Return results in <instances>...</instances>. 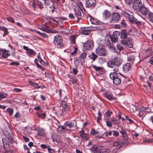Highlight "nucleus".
<instances>
[{"label":"nucleus","mask_w":153,"mask_h":153,"mask_svg":"<svg viewBox=\"0 0 153 153\" xmlns=\"http://www.w3.org/2000/svg\"><path fill=\"white\" fill-rule=\"evenodd\" d=\"M120 36L122 39L121 42L122 44L127 46L128 47L131 48L133 47L131 39L128 37V33L125 30H122L120 32Z\"/></svg>","instance_id":"obj_1"},{"label":"nucleus","mask_w":153,"mask_h":153,"mask_svg":"<svg viewBox=\"0 0 153 153\" xmlns=\"http://www.w3.org/2000/svg\"><path fill=\"white\" fill-rule=\"evenodd\" d=\"M3 134L5 137L2 139L3 143L11 145L15 142L14 136L10 128L4 132Z\"/></svg>","instance_id":"obj_2"},{"label":"nucleus","mask_w":153,"mask_h":153,"mask_svg":"<svg viewBox=\"0 0 153 153\" xmlns=\"http://www.w3.org/2000/svg\"><path fill=\"white\" fill-rule=\"evenodd\" d=\"M130 12L124 10L123 12V16L128 19L130 22L134 24H136L139 27L142 25V22L138 20L132 15L129 14Z\"/></svg>","instance_id":"obj_3"},{"label":"nucleus","mask_w":153,"mask_h":153,"mask_svg":"<svg viewBox=\"0 0 153 153\" xmlns=\"http://www.w3.org/2000/svg\"><path fill=\"white\" fill-rule=\"evenodd\" d=\"M120 32L119 31H115L113 33L112 36L110 35L108 39L106 40V42L108 44L110 43V41L109 40L110 39L112 42L115 43L117 42L118 40V37L120 36Z\"/></svg>","instance_id":"obj_4"},{"label":"nucleus","mask_w":153,"mask_h":153,"mask_svg":"<svg viewBox=\"0 0 153 153\" xmlns=\"http://www.w3.org/2000/svg\"><path fill=\"white\" fill-rule=\"evenodd\" d=\"M96 53L99 56H105L107 55V51L104 47L99 45L96 48Z\"/></svg>","instance_id":"obj_5"},{"label":"nucleus","mask_w":153,"mask_h":153,"mask_svg":"<svg viewBox=\"0 0 153 153\" xmlns=\"http://www.w3.org/2000/svg\"><path fill=\"white\" fill-rule=\"evenodd\" d=\"M121 15L118 12H114L112 13L110 17L111 22L116 23L118 22L120 19Z\"/></svg>","instance_id":"obj_6"},{"label":"nucleus","mask_w":153,"mask_h":153,"mask_svg":"<svg viewBox=\"0 0 153 153\" xmlns=\"http://www.w3.org/2000/svg\"><path fill=\"white\" fill-rule=\"evenodd\" d=\"M79 4L80 6L77 5L79 8L76 6H75L73 8L74 15L78 19H79L78 17H81L82 16L81 11L82 10L81 9L83 7L82 2H80Z\"/></svg>","instance_id":"obj_7"},{"label":"nucleus","mask_w":153,"mask_h":153,"mask_svg":"<svg viewBox=\"0 0 153 153\" xmlns=\"http://www.w3.org/2000/svg\"><path fill=\"white\" fill-rule=\"evenodd\" d=\"M62 42V38L60 36L56 35L54 37L53 43L56 45L58 46V47L61 48L63 47Z\"/></svg>","instance_id":"obj_8"},{"label":"nucleus","mask_w":153,"mask_h":153,"mask_svg":"<svg viewBox=\"0 0 153 153\" xmlns=\"http://www.w3.org/2000/svg\"><path fill=\"white\" fill-rule=\"evenodd\" d=\"M3 146L0 147V152L2 153H6L9 152L10 150V144H5L3 143Z\"/></svg>","instance_id":"obj_9"},{"label":"nucleus","mask_w":153,"mask_h":153,"mask_svg":"<svg viewBox=\"0 0 153 153\" xmlns=\"http://www.w3.org/2000/svg\"><path fill=\"white\" fill-rule=\"evenodd\" d=\"M142 5V1L141 0H134L133 8L135 10H139Z\"/></svg>","instance_id":"obj_10"},{"label":"nucleus","mask_w":153,"mask_h":153,"mask_svg":"<svg viewBox=\"0 0 153 153\" xmlns=\"http://www.w3.org/2000/svg\"><path fill=\"white\" fill-rule=\"evenodd\" d=\"M83 44L84 48L86 50L92 49L94 46L93 42L91 41H87Z\"/></svg>","instance_id":"obj_11"},{"label":"nucleus","mask_w":153,"mask_h":153,"mask_svg":"<svg viewBox=\"0 0 153 153\" xmlns=\"http://www.w3.org/2000/svg\"><path fill=\"white\" fill-rule=\"evenodd\" d=\"M108 66L111 68H114V71L118 72L119 71L118 67L117 66L114 60L110 61L107 62Z\"/></svg>","instance_id":"obj_12"},{"label":"nucleus","mask_w":153,"mask_h":153,"mask_svg":"<svg viewBox=\"0 0 153 153\" xmlns=\"http://www.w3.org/2000/svg\"><path fill=\"white\" fill-rule=\"evenodd\" d=\"M10 55L9 51L5 49H0V56L3 58L6 59Z\"/></svg>","instance_id":"obj_13"},{"label":"nucleus","mask_w":153,"mask_h":153,"mask_svg":"<svg viewBox=\"0 0 153 153\" xmlns=\"http://www.w3.org/2000/svg\"><path fill=\"white\" fill-rule=\"evenodd\" d=\"M140 13L144 16H146L150 11L149 8L146 7L144 4H143L142 6L139 10Z\"/></svg>","instance_id":"obj_14"},{"label":"nucleus","mask_w":153,"mask_h":153,"mask_svg":"<svg viewBox=\"0 0 153 153\" xmlns=\"http://www.w3.org/2000/svg\"><path fill=\"white\" fill-rule=\"evenodd\" d=\"M86 4L89 7L94 8L96 4V0H85Z\"/></svg>","instance_id":"obj_15"},{"label":"nucleus","mask_w":153,"mask_h":153,"mask_svg":"<svg viewBox=\"0 0 153 153\" xmlns=\"http://www.w3.org/2000/svg\"><path fill=\"white\" fill-rule=\"evenodd\" d=\"M79 133L80 134L79 136L83 140H88L89 139L88 136L86 134L84 133V130L82 129L79 131Z\"/></svg>","instance_id":"obj_16"},{"label":"nucleus","mask_w":153,"mask_h":153,"mask_svg":"<svg viewBox=\"0 0 153 153\" xmlns=\"http://www.w3.org/2000/svg\"><path fill=\"white\" fill-rule=\"evenodd\" d=\"M103 95L105 97L110 101H111L114 99H115L113 98V95L112 94L108 91L103 93Z\"/></svg>","instance_id":"obj_17"},{"label":"nucleus","mask_w":153,"mask_h":153,"mask_svg":"<svg viewBox=\"0 0 153 153\" xmlns=\"http://www.w3.org/2000/svg\"><path fill=\"white\" fill-rule=\"evenodd\" d=\"M120 132L122 134V137L124 140L126 141H127L128 140V134L125 128H122L121 130L120 131Z\"/></svg>","instance_id":"obj_18"},{"label":"nucleus","mask_w":153,"mask_h":153,"mask_svg":"<svg viewBox=\"0 0 153 153\" xmlns=\"http://www.w3.org/2000/svg\"><path fill=\"white\" fill-rule=\"evenodd\" d=\"M87 53L85 52L81 53L79 57V60L82 64L85 62V59L87 56Z\"/></svg>","instance_id":"obj_19"},{"label":"nucleus","mask_w":153,"mask_h":153,"mask_svg":"<svg viewBox=\"0 0 153 153\" xmlns=\"http://www.w3.org/2000/svg\"><path fill=\"white\" fill-rule=\"evenodd\" d=\"M131 64L129 63H127L124 64L123 68V70L124 71L127 72L129 70H130L131 68Z\"/></svg>","instance_id":"obj_20"},{"label":"nucleus","mask_w":153,"mask_h":153,"mask_svg":"<svg viewBox=\"0 0 153 153\" xmlns=\"http://www.w3.org/2000/svg\"><path fill=\"white\" fill-rule=\"evenodd\" d=\"M135 56L134 54H131L128 56V61L129 62V63L133 64L135 60Z\"/></svg>","instance_id":"obj_21"},{"label":"nucleus","mask_w":153,"mask_h":153,"mask_svg":"<svg viewBox=\"0 0 153 153\" xmlns=\"http://www.w3.org/2000/svg\"><path fill=\"white\" fill-rule=\"evenodd\" d=\"M104 18L105 19H107L111 17V14L110 12L107 10H104L102 13Z\"/></svg>","instance_id":"obj_22"},{"label":"nucleus","mask_w":153,"mask_h":153,"mask_svg":"<svg viewBox=\"0 0 153 153\" xmlns=\"http://www.w3.org/2000/svg\"><path fill=\"white\" fill-rule=\"evenodd\" d=\"M67 125L68 126L69 128H72L74 127L75 126V127H76V128H78V127H77V123L76 122L74 121H73L71 122H69L68 121H67Z\"/></svg>","instance_id":"obj_23"},{"label":"nucleus","mask_w":153,"mask_h":153,"mask_svg":"<svg viewBox=\"0 0 153 153\" xmlns=\"http://www.w3.org/2000/svg\"><path fill=\"white\" fill-rule=\"evenodd\" d=\"M97 57V55L94 52H91L88 56V57L91 59L93 62L95 61Z\"/></svg>","instance_id":"obj_24"},{"label":"nucleus","mask_w":153,"mask_h":153,"mask_svg":"<svg viewBox=\"0 0 153 153\" xmlns=\"http://www.w3.org/2000/svg\"><path fill=\"white\" fill-rule=\"evenodd\" d=\"M114 61L119 68V66L121 65L122 62V59L119 58H115Z\"/></svg>","instance_id":"obj_25"},{"label":"nucleus","mask_w":153,"mask_h":153,"mask_svg":"<svg viewBox=\"0 0 153 153\" xmlns=\"http://www.w3.org/2000/svg\"><path fill=\"white\" fill-rule=\"evenodd\" d=\"M117 72L114 71V72L111 73L110 74V77L111 79L113 80V81L115 79H116L118 77V74Z\"/></svg>","instance_id":"obj_26"},{"label":"nucleus","mask_w":153,"mask_h":153,"mask_svg":"<svg viewBox=\"0 0 153 153\" xmlns=\"http://www.w3.org/2000/svg\"><path fill=\"white\" fill-rule=\"evenodd\" d=\"M146 16L148 18L151 22L153 23V13L150 11Z\"/></svg>","instance_id":"obj_27"},{"label":"nucleus","mask_w":153,"mask_h":153,"mask_svg":"<svg viewBox=\"0 0 153 153\" xmlns=\"http://www.w3.org/2000/svg\"><path fill=\"white\" fill-rule=\"evenodd\" d=\"M36 5L38 6V7L40 9L43 8V5L42 2L38 0H36Z\"/></svg>","instance_id":"obj_28"},{"label":"nucleus","mask_w":153,"mask_h":153,"mask_svg":"<svg viewBox=\"0 0 153 153\" xmlns=\"http://www.w3.org/2000/svg\"><path fill=\"white\" fill-rule=\"evenodd\" d=\"M0 30H1L3 31L4 32L3 34L4 36L7 35L9 33V32L8 31L7 28L5 27H0Z\"/></svg>","instance_id":"obj_29"},{"label":"nucleus","mask_w":153,"mask_h":153,"mask_svg":"<svg viewBox=\"0 0 153 153\" xmlns=\"http://www.w3.org/2000/svg\"><path fill=\"white\" fill-rule=\"evenodd\" d=\"M37 134L40 136H44L45 135L44 130L42 128L39 129L38 131Z\"/></svg>","instance_id":"obj_30"},{"label":"nucleus","mask_w":153,"mask_h":153,"mask_svg":"<svg viewBox=\"0 0 153 153\" xmlns=\"http://www.w3.org/2000/svg\"><path fill=\"white\" fill-rule=\"evenodd\" d=\"M121 79L118 77L116 79H115L113 81V83L115 85H118L121 83Z\"/></svg>","instance_id":"obj_31"},{"label":"nucleus","mask_w":153,"mask_h":153,"mask_svg":"<svg viewBox=\"0 0 153 153\" xmlns=\"http://www.w3.org/2000/svg\"><path fill=\"white\" fill-rule=\"evenodd\" d=\"M122 144V141L120 140H117L114 142L112 144L113 146L117 147Z\"/></svg>","instance_id":"obj_32"},{"label":"nucleus","mask_w":153,"mask_h":153,"mask_svg":"<svg viewBox=\"0 0 153 153\" xmlns=\"http://www.w3.org/2000/svg\"><path fill=\"white\" fill-rule=\"evenodd\" d=\"M36 114L37 115V117H38L43 119L45 118V113H42L41 112H37L36 113Z\"/></svg>","instance_id":"obj_33"},{"label":"nucleus","mask_w":153,"mask_h":153,"mask_svg":"<svg viewBox=\"0 0 153 153\" xmlns=\"http://www.w3.org/2000/svg\"><path fill=\"white\" fill-rule=\"evenodd\" d=\"M27 53L29 55H32L35 56L36 55V53L34 51L31 49H29L27 52Z\"/></svg>","instance_id":"obj_34"},{"label":"nucleus","mask_w":153,"mask_h":153,"mask_svg":"<svg viewBox=\"0 0 153 153\" xmlns=\"http://www.w3.org/2000/svg\"><path fill=\"white\" fill-rule=\"evenodd\" d=\"M102 114L99 110L98 113L97 117V121L98 123H100V121L101 120Z\"/></svg>","instance_id":"obj_35"},{"label":"nucleus","mask_w":153,"mask_h":153,"mask_svg":"<svg viewBox=\"0 0 153 153\" xmlns=\"http://www.w3.org/2000/svg\"><path fill=\"white\" fill-rule=\"evenodd\" d=\"M152 53V50L150 48H148L145 51V53L148 55V56L151 55Z\"/></svg>","instance_id":"obj_36"},{"label":"nucleus","mask_w":153,"mask_h":153,"mask_svg":"<svg viewBox=\"0 0 153 153\" xmlns=\"http://www.w3.org/2000/svg\"><path fill=\"white\" fill-rule=\"evenodd\" d=\"M146 115V114L144 112H139V113L137 115V116H138L142 120H143V119Z\"/></svg>","instance_id":"obj_37"},{"label":"nucleus","mask_w":153,"mask_h":153,"mask_svg":"<svg viewBox=\"0 0 153 153\" xmlns=\"http://www.w3.org/2000/svg\"><path fill=\"white\" fill-rule=\"evenodd\" d=\"M99 132L96 131L94 128H92L90 131V133L92 135H95L96 134H98Z\"/></svg>","instance_id":"obj_38"},{"label":"nucleus","mask_w":153,"mask_h":153,"mask_svg":"<svg viewBox=\"0 0 153 153\" xmlns=\"http://www.w3.org/2000/svg\"><path fill=\"white\" fill-rule=\"evenodd\" d=\"M107 126L109 127H111L112 126V123L111 121V118H108V119L106 121Z\"/></svg>","instance_id":"obj_39"},{"label":"nucleus","mask_w":153,"mask_h":153,"mask_svg":"<svg viewBox=\"0 0 153 153\" xmlns=\"http://www.w3.org/2000/svg\"><path fill=\"white\" fill-rule=\"evenodd\" d=\"M12 55L13 57L18 59H19L20 58V56L18 53H16L15 52H13L12 53Z\"/></svg>","instance_id":"obj_40"},{"label":"nucleus","mask_w":153,"mask_h":153,"mask_svg":"<svg viewBox=\"0 0 153 153\" xmlns=\"http://www.w3.org/2000/svg\"><path fill=\"white\" fill-rule=\"evenodd\" d=\"M7 95L6 93H3L0 92V101H1L2 99L5 98Z\"/></svg>","instance_id":"obj_41"},{"label":"nucleus","mask_w":153,"mask_h":153,"mask_svg":"<svg viewBox=\"0 0 153 153\" xmlns=\"http://www.w3.org/2000/svg\"><path fill=\"white\" fill-rule=\"evenodd\" d=\"M90 20L91 23L93 24L97 25L98 23L97 20L91 17Z\"/></svg>","instance_id":"obj_42"},{"label":"nucleus","mask_w":153,"mask_h":153,"mask_svg":"<svg viewBox=\"0 0 153 153\" xmlns=\"http://www.w3.org/2000/svg\"><path fill=\"white\" fill-rule=\"evenodd\" d=\"M62 107L65 111H68L69 110V107L65 104H62Z\"/></svg>","instance_id":"obj_43"},{"label":"nucleus","mask_w":153,"mask_h":153,"mask_svg":"<svg viewBox=\"0 0 153 153\" xmlns=\"http://www.w3.org/2000/svg\"><path fill=\"white\" fill-rule=\"evenodd\" d=\"M105 59L101 57H100L98 59V61L100 64H103L105 62Z\"/></svg>","instance_id":"obj_44"},{"label":"nucleus","mask_w":153,"mask_h":153,"mask_svg":"<svg viewBox=\"0 0 153 153\" xmlns=\"http://www.w3.org/2000/svg\"><path fill=\"white\" fill-rule=\"evenodd\" d=\"M112 133V131H110L109 132L106 131L103 134V135H104L105 137H107L108 136H111Z\"/></svg>","instance_id":"obj_45"},{"label":"nucleus","mask_w":153,"mask_h":153,"mask_svg":"<svg viewBox=\"0 0 153 153\" xmlns=\"http://www.w3.org/2000/svg\"><path fill=\"white\" fill-rule=\"evenodd\" d=\"M91 152H94V153H101V151L97 147L93 148V149L91 151Z\"/></svg>","instance_id":"obj_46"},{"label":"nucleus","mask_w":153,"mask_h":153,"mask_svg":"<svg viewBox=\"0 0 153 153\" xmlns=\"http://www.w3.org/2000/svg\"><path fill=\"white\" fill-rule=\"evenodd\" d=\"M117 47L120 52L123 49V47L122 44H117Z\"/></svg>","instance_id":"obj_47"},{"label":"nucleus","mask_w":153,"mask_h":153,"mask_svg":"<svg viewBox=\"0 0 153 153\" xmlns=\"http://www.w3.org/2000/svg\"><path fill=\"white\" fill-rule=\"evenodd\" d=\"M53 3H55L56 4H57L60 1L61 2L62 4H64L65 2V0H51Z\"/></svg>","instance_id":"obj_48"},{"label":"nucleus","mask_w":153,"mask_h":153,"mask_svg":"<svg viewBox=\"0 0 153 153\" xmlns=\"http://www.w3.org/2000/svg\"><path fill=\"white\" fill-rule=\"evenodd\" d=\"M92 67L96 71H100L102 70V67H97L95 65H93Z\"/></svg>","instance_id":"obj_49"},{"label":"nucleus","mask_w":153,"mask_h":153,"mask_svg":"<svg viewBox=\"0 0 153 153\" xmlns=\"http://www.w3.org/2000/svg\"><path fill=\"white\" fill-rule=\"evenodd\" d=\"M111 118V121L112 124L114 125L115 124H119V123H118V120H116L115 119H114V118L112 119Z\"/></svg>","instance_id":"obj_50"},{"label":"nucleus","mask_w":153,"mask_h":153,"mask_svg":"<svg viewBox=\"0 0 153 153\" xmlns=\"http://www.w3.org/2000/svg\"><path fill=\"white\" fill-rule=\"evenodd\" d=\"M121 27H127V24L126 23V21L125 20H123L120 23Z\"/></svg>","instance_id":"obj_51"},{"label":"nucleus","mask_w":153,"mask_h":153,"mask_svg":"<svg viewBox=\"0 0 153 153\" xmlns=\"http://www.w3.org/2000/svg\"><path fill=\"white\" fill-rule=\"evenodd\" d=\"M110 151V149L109 148H105L102 150V153H109Z\"/></svg>","instance_id":"obj_52"},{"label":"nucleus","mask_w":153,"mask_h":153,"mask_svg":"<svg viewBox=\"0 0 153 153\" xmlns=\"http://www.w3.org/2000/svg\"><path fill=\"white\" fill-rule=\"evenodd\" d=\"M7 20L9 22L12 23H13L15 22V21L13 18L11 17H8L6 18Z\"/></svg>","instance_id":"obj_53"},{"label":"nucleus","mask_w":153,"mask_h":153,"mask_svg":"<svg viewBox=\"0 0 153 153\" xmlns=\"http://www.w3.org/2000/svg\"><path fill=\"white\" fill-rule=\"evenodd\" d=\"M112 114V111H110V110H107V111L105 112V114L107 116V117H110Z\"/></svg>","instance_id":"obj_54"},{"label":"nucleus","mask_w":153,"mask_h":153,"mask_svg":"<svg viewBox=\"0 0 153 153\" xmlns=\"http://www.w3.org/2000/svg\"><path fill=\"white\" fill-rule=\"evenodd\" d=\"M50 146L49 145H47L44 144H42L40 145V147L41 148L43 149H45L47 148V149H48V147H49Z\"/></svg>","instance_id":"obj_55"},{"label":"nucleus","mask_w":153,"mask_h":153,"mask_svg":"<svg viewBox=\"0 0 153 153\" xmlns=\"http://www.w3.org/2000/svg\"><path fill=\"white\" fill-rule=\"evenodd\" d=\"M82 30H85L88 32H90L92 30V29L90 27L83 28L82 29Z\"/></svg>","instance_id":"obj_56"},{"label":"nucleus","mask_w":153,"mask_h":153,"mask_svg":"<svg viewBox=\"0 0 153 153\" xmlns=\"http://www.w3.org/2000/svg\"><path fill=\"white\" fill-rule=\"evenodd\" d=\"M48 151L49 153H55V152L54 150L51 148L50 146L48 147Z\"/></svg>","instance_id":"obj_57"},{"label":"nucleus","mask_w":153,"mask_h":153,"mask_svg":"<svg viewBox=\"0 0 153 153\" xmlns=\"http://www.w3.org/2000/svg\"><path fill=\"white\" fill-rule=\"evenodd\" d=\"M70 39L72 42L75 43V36L74 35H72L70 36Z\"/></svg>","instance_id":"obj_58"},{"label":"nucleus","mask_w":153,"mask_h":153,"mask_svg":"<svg viewBox=\"0 0 153 153\" xmlns=\"http://www.w3.org/2000/svg\"><path fill=\"white\" fill-rule=\"evenodd\" d=\"M69 81L70 82H71L73 84H76L77 81V79L74 78L72 79L69 80Z\"/></svg>","instance_id":"obj_59"},{"label":"nucleus","mask_w":153,"mask_h":153,"mask_svg":"<svg viewBox=\"0 0 153 153\" xmlns=\"http://www.w3.org/2000/svg\"><path fill=\"white\" fill-rule=\"evenodd\" d=\"M151 108L149 107H145L144 112H148L149 113L151 112Z\"/></svg>","instance_id":"obj_60"},{"label":"nucleus","mask_w":153,"mask_h":153,"mask_svg":"<svg viewBox=\"0 0 153 153\" xmlns=\"http://www.w3.org/2000/svg\"><path fill=\"white\" fill-rule=\"evenodd\" d=\"M19 63L18 62H12L10 63V65H16L17 66H18L19 65Z\"/></svg>","instance_id":"obj_61"},{"label":"nucleus","mask_w":153,"mask_h":153,"mask_svg":"<svg viewBox=\"0 0 153 153\" xmlns=\"http://www.w3.org/2000/svg\"><path fill=\"white\" fill-rule=\"evenodd\" d=\"M7 111L10 115H12L13 113V110L12 108H8L7 110Z\"/></svg>","instance_id":"obj_62"},{"label":"nucleus","mask_w":153,"mask_h":153,"mask_svg":"<svg viewBox=\"0 0 153 153\" xmlns=\"http://www.w3.org/2000/svg\"><path fill=\"white\" fill-rule=\"evenodd\" d=\"M112 131V132H114L113 134L114 136L115 137H118L119 136V134L118 131Z\"/></svg>","instance_id":"obj_63"},{"label":"nucleus","mask_w":153,"mask_h":153,"mask_svg":"<svg viewBox=\"0 0 153 153\" xmlns=\"http://www.w3.org/2000/svg\"><path fill=\"white\" fill-rule=\"evenodd\" d=\"M69 18L71 19H75V17L72 13H70L68 15Z\"/></svg>","instance_id":"obj_64"}]
</instances>
